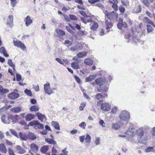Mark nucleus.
<instances>
[{
    "label": "nucleus",
    "mask_w": 155,
    "mask_h": 155,
    "mask_svg": "<svg viewBox=\"0 0 155 155\" xmlns=\"http://www.w3.org/2000/svg\"><path fill=\"white\" fill-rule=\"evenodd\" d=\"M86 126V124L84 122H81V124H80L79 125V126L81 127L84 128Z\"/></svg>",
    "instance_id": "0e129e2a"
},
{
    "label": "nucleus",
    "mask_w": 155,
    "mask_h": 155,
    "mask_svg": "<svg viewBox=\"0 0 155 155\" xmlns=\"http://www.w3.org/2000/svg\"><path fill=\"white\" fill-rule=\"evenodd\" d=\"M17 149L18 150V152L20 153H23L25 152V150L19 146H17Z\"/></svg>",
    "instance_id": "4c0bfd02"
},
{
    "label": "nucleus",
    "mask_w": 155,
    "mask_h": 155,
    "mask_svg": "<svg viewBox=\"0 0 155 155\" xmlns=\"http://www.w3.org/2000/svg\"><path fill=\"white\" fill-rule=\"evenodd\" d=\"M36 116L38 117V119L41 122H42L43 121L44 118L46 119V117L45 116L40 113L37 112L36 113Z\"/></svg>",
    "instance_id": "412c9836"
},
{
    "label": "nucleus",
    "mask_w": 155,
    "mask_h": 155,
    "mask_svg": "<svg viewBox=\"0 0 155 155\" xmlns=\"http://www.w3.org/2000/svg\"><path fill=\"white\" fill-rule=\"evenodd\" d=\"M55 60L60 64L63 65H64V63L61 60L60 58H55Z\"/></svg>",
    "instance_id": "e2e57ef3"
},
{
    "label": "nucleus",
    "mask_w": 155,
    "mask_h": 155,
    "mask_svg": "<svg viewBox=\"0 0 155 155\" xmlns=\"http://www.w3.org/2000/svg\"><path fill=\"white\" fill-rule=\"evenodd\" d=\"M95 76L94 75H90L89 77H87L85 81L86 82H89L90 81H91L92 80L95 79Z\"/></svg>",
    "instance_id": "72a5a7b5"
},
{
    "label": "nucleus",
    "mask_w": 155,
    "mask_h": 155,
    "mask_svg": "<svg viewBox=\"0 0 155 155\" xmlns=\"http://www.w3.org/2000/svg\"><path fill=\"white\" fill-rule=\"evenodd\" d=\"M101 107V109L104 111H108L111 108L110 105L108 103H102Z\"/></svg>",
    "instance_id": "423d86ee"
},
{
    "label": "nucleus",
    "mask_w": 155,
    "mask_h": 155,
    "mask_svg": "<svg viewBox=\"0 0 155 155\" xmlns=\"http://www.w3.org/2000/svg\"><path fill=\"white\" fill-rule=\"evenodd\" d=\"M57 33L59 36H63L65 35L64 31L61 29L58 30V31H57Z\"/></svg>",
    "instance_id": "58836bf2"
},
{
    "label": "nucleus",
    "mask_w": 155,
    "mask_h": 155,
    "mask_svg": "<svg viewBox=\"0 0 155 155\" xmlns=\"http://www.w3.org/2000/svg\"><path fill=\"white\" fill-rule=\"evenodd\" d=\"M8 115H3L1 117L2 122L8 124L10 123V119L8 118Z\"/></svg>",
    "instance_id": "6e6552de"
},
{
    "label": "nucleus",
    "mask_w": 155,
    "mask_h": 155,
    "mask_svg": "<svg viewBox=\"0 0 155 155\" xmlns=\"http://www.w3.org/2000/svg\"><path fill=\"white\" fill-rule=\"evenodd\" d=\"M24 92L27 95L31 97L32 95V94L31 91L30 90H28L27 89H26L24 91Z\"/></svg>",
    "instance_id": "e433bc0d"
},
{
    "label": "nucleus",
    "mask_w": 155,
    "mask_h": 155,
    "mask_svg": "<svg viewBox=\"0 0 155 155\" xmlns=\"http://www.w3.org/2000/svg\"><path fill=\"white\" fill-rule=\"evenodd\" d=\"M70 18L72 20H78V18L77 17L74 15L70 14L69 15Z\"/></svg>",
    "instance_id": "a19ab883"
},
{
    "label": "nucleus",
    "mask_w": 155,
    "mask_h": 155,
    "mask_svg": "<svg viewBox=\"0 0 155 155\" xmlns=\"http://www.w3.org/2000/svg\"><path fill=\"white\" fill-rule=\"evenodd\" d=\"M85 139V141L89 143L90 142L91 137L90 136H86Z\"/></svg>",
    "instance_id": "338daca9"
},
{
    "label": "nucleus",
    "mask_w": 155,
    "mask_h": 155,
    "mask_svg": "<svg viewBox=\"0 0 155 155\" xmlns=\"http://www.w3.org/2000/svg\"><path fill=\"white\" fill-rule=\"evenodd\" d=\"M6 50L4 47H2L0 48V53L3 54L5 51Z\"/></svg>",
    "instance_id": "680f3d73"
},
{
    "label": "nucleus",
    "mask_w": 155,
    "mask_h": 155,
    "mask_svg": "<svg viewBox=\"0 0 155 155\" xmlns=\"http://www.w3.org/2000/svg\"><path fill=\"white\" fill-rule=\"evenodd\" d=\"M134 131V129L133 127H130L128 130L125 132V134L128 136H133Z\"/></svg>",
    "instance_id": "9d476101"
},
{
    "label": "nucleus",
    "mask_w": 155,
    "mask_h": 155,
    "mask_svg": "<svg viewBox=\"0 0 155 155\" xmlns=\"http://www.w3.org/2000/svg\"><path fill=\"white\" fill-rule=\"evenodd\" d=\"M144 133L143 128L142 127L137 129L135 131V134L137 136H143Z\"/></svg>",
    "instance_id": "ddd939ff"
},
{
    "label": "nucleus",
    "mask_w": 155,
    "mask_h": 155,
    "mask_svg": "<svg viewBox=\"0 0 155 155\" xmlns=\"http://www.w3.org/2000/svg\"><path fill=\"white\" fill-rule=\"evenodd\" d=\"M130 117V114L129 112L126 110L122 111L119 115L121 120L128 122Z\"/></svg>",
    "instance_id": "f257e3e1"
},
{
    "label": "nucleus",
    "mask_w": 155,
    "mask_h": 155,
    "mask_svg": "<svg viewBox=\"0 0 155 155\" xmlns=\"http://www.w3.org/2000/svg\"><path fill=\"white\" fill-rule=\"evenodd\" d=\"M131 37V34L130 33H129L127 34L126 35H125L124 38L125 39H127L128 40ZM126 42H129V41L128 40L127 41H126Z\"/></svg>",
    "instance_id": "8fccbe9b"
},
{
    "label": "nucleus",
    "mask_w": 155,
    "mask_h": 155,
    "mask_svg": "<svg viewBox=\"0 0 155 155\" xmlns=\"http://www.w3.org/2000/svg\"><path fill=\"white\" fill-rule=\"evenodd\" d=\"M145 151L147 153L151 152H155V150L153 147H149L145 149Z\"/></svg>",
    "instance_id": "c9c22d12"
},
{
    "label": "nucleus",
    "mask_w": 155,
    "mask_h": 155,
    "mask_svg": "<svg viewBox=\"0 0 155 155\" xmlns=\"http://www.w3.org/2000/svg\"><path fill=\"white\" fill-rule=\"evenodd\" d=\"M35 127H37L39 129H42L44 128V127L42 124L40 123L38 121V123L35 126Z\"/></svg>",
    "instance_id": "ea45409f"
},
{
    "label": "nucleus",
    "mask_w": 155,
    "mask_h": 155,
    "mask_svg": "<svg viewBox=\"0 0 155 155\" xmlns=\"http://www.w3.org/2000/svg\"><path fill=\"white\" fill-rule=\"evenodd\" d=\"M7 63L11 67L13 66H14V65H15L12 62V60L10 59H8Z\"/></svg>",
    "instance_id": "4d7b16f0"
},
{
    "label": "nucleus",
    "mask_w": 155,
    "mask_h": 155,
    "mask_svg": "<svg viewBox=\"0 0 155 155\" xmlns=\"http://www.w3.org/2000/svg\"><path fill=\"white\" fill-rule=\"evenodd\" d=\"M138 142L140 143L146 144L147 142V138L145 136H140L138 139Z\"/></svg>",
    "instance_id": "f8f14e48"
},
{
    "label": "nucleus",
    "mask_w": 155,
    "mask_h": 155,
    "mask_svg": "<svg viewBox=\"0 0 155 155\" xmlns=\"http://www.w3.org/2000/svg\"><path fill=\"white\" fill-rule=\"evenodd\" d=\"M13 42L15 46L20 48L23 51L26 50V49L25 45L22 43L21 41L14 40Z\"/></svg>",
    "instance_id": "f03ea898"
},
{
    "label": "nucleus",
    "mask_w": 155,
    "mask_h": 155,
    "mask_svg": "<svg viewBox=\"0 0 155 155\" xmlns=\"http://www.w3.org/2000/svg\"><path fill=\"white\" fill-rule=\"evenodd\" d=\"M79 13L83 16L87 18L88 17H90V16H87L85 12L84 11H79Z\"/></svg>",
    "instance_id": "37998d69"
},
{
    "label": "nucleus",
    "mask_w": 155,
    "mask_h": 155,
    "mask_svg": "<svg viewBox=\"0 0 155 155\" xmlns=\"http://www.w3.org/2000/svg\"><path fill=\"white\" fill-rule=\"evenodd\" d=\"M8 97L11 99H15L18 98L19 96V94L18 93L13 92L8 94Z\"/></svg>",
    "instance_id": "0eeeda50"
},
{
    "label": "nucleus",
    "mask_w": 155,
    "mask_h": 155,
    "mask_svg": "<svg viewBox=\"0 0 155 155\" xmlns=\"http://www.w3.org/2000/svg\"><path fill=\"white\" fill-rule=\"evenodd\" d=\"M100 0H88V2L90 3L93 4L97 2H100Z\"/></svg>",
    "instance_id": "13d9d810"
},
{
    "label": "nucleus",
    "mask_w": 155,
    "mask_h": 155,
    "mask_svg": "<svg viewBox=\"0 0 155 155\" xmlns=\"http://www.w3.org/2000/svg\"><path fill=\"white\" fill-rule=\"evenodd\" d=\"M106 25V29L107 30V32H108L110 30L109 29L111 28L112 26V25L110 21H109L107 20H105V22Z\"/></svg>",
    "instance_id": "2eb2a0df"
},
{
    "label": "nucleus",
    "mask_w": 155,
    "mask_h": 155,
    "mask_svg": "<svg viewBox=\"0 0 155 155\" xmlns=\"http://www.w3.org/2000/svg\"><path fill=\"white\" fill-rule=\"evenodd\" d=\"M108 89V87L106 86H104L103 87L100 86L99 88H97V91L98 92H105L107 91Z\"/></svg>",
    "instance_id": "b1692460"
},
{
    "label": "nucleus",
    "mask_w": 155,
    "mask_h": 155,
    "mask_svg": "<svg viewBox=\"0 0 155 155\" xmlns=\"http://www.w3.org/2000/svg\"><path fill=\"white\" fill-rule=\"evenodd\" d=\"M52 125L57 130L60 129V126L58 123L57 121H52L51 122Z\"/></svg>",
    "instance_id": "393cba45"
},
{
    "label": "nucleus",
    "mask_w": 155,
    "mask_h": 155,
    "mask_svg": "<svg viewBox=\"0 0 155 155\" xmlns=\"http://www.w3.org/2000/svg\"><path fill=\"white\" fill-rule=\"evenodd\" d=\"M9 92L8 89L3 88V87L0 85V94L2 95L6 94Z\"/></svg>",
    "instance_id": "6ab92c4d"
},
{
    "label": "nucleus",
    "mask_w": 155,
    "mask_h": 155,
    "mask_svg": "<svg viewBox=\"0 0 155 155\" xmlns=\"http://www.w3.org/2000/svg\"><path fill=\"white\" fill-rule=\"evenodd\" d=\"M0 151L2 153H6L7 150L5 145L3 144H0Z\"/></svg>",
    "instance_id": "dca6fc26"
},
{
    "label": "nucleus",
    "mask_w": 155,
    "mask_h": 155,
    "mask_svg": "<svg viewBox=\"0 0 155 155\" xmlns=\"http://www.w3.org/2000/svg\"><path fill=\"white\" fill-rule=\"evenodd\" d=\"M96 145H98L100 143V138L97 137H96L95 140L94 141Z\"/></svg>",
    "instance_id": "09e8293b"
},
{
    "label": "nucleus",
    "mask_w": 155,
    "mask_h": 155,
    "mask_svg": "<svg viewBox=\"0 0 155 155\" xmlns=\"http://www.w3.org/2000/svg\"><path fill=\"white\" fill-rule=\"evenodd\" d=\"M141 7L140 5H138V7L137 8L136 10V12L140 13L141 12Z\"/></svg>",
    "instance_id": "864d4df0"
},
{
    "label": "nucleus",
    "mask_w": 155,
    "mask_h": 155,
    "mask_svg": "<svg viewBox=\"0 0 155 155\" xmlns=\"http://www.w3.org/2000/svg\"><path fill=\"white\" fill-rule=\"evenodd\" d=\"M66 29L71 34L74 35V32L68 26H66Z\"/></svg>",
    "instance_id": "a18cd8bd"
},
{
    "label": "nucleus",
    "mask_w": 155,
    "mask_h": 155,
    "mask_svg": "<svg viewBox=\"0 0 155 155\" xmlns=\"http://www.w3.org/2000/svg\"><path fill=\"white\" fill-rule=\"evenodd\" d=\"M106 81V79L105 78H98L96 79L95 81V83L99 86H101L104 85Z\"/></svg>",
    "instance_id": "20e7f679"
},
{
    "label": "nucleus",
    "mask_w": 155,
    "mask_h": 155,
    "mask_svg": "<svg viewBox=\"0 0 155 155\" xmlns=\"http://www.w3.org/2000/svg\"><path fill=\"white\" fill-rule=\"evenodd\" d=\"M120 127V123L119 122L113 123L112 125V128L114 130H117Z\"/></svg>",
    "instance_id": "4be33fe9"
},
{
    "label": "nucleus",
    "mask_w": 155,
    "mask_h": 155,
    "mask_svg": "<svg viewBox=\"0 0 155 155\" xmlns=\"http://www.w3.org/2000/svg\"><path fill=\"white\" fill-rule=\"evenodd\" d=\"M71 66L73 68L76 69H78L80 68L78 62H73L71 64Z\"/></svg>",
    "instance_id": "cd10ccee"
},
{
    "label": "nucleus",
    "mask_w": 155,
    "mask_h": 155,
    "mask_svg": "<svg viewBox=\"0 0 155 155\" xmlns=\"http://www.w3.org/2000/svg\"><path fill=\"white\" fill-rule=\"evenodd\" d=\"M147 32L148 33H150V32H151L152 31V27L149 25H147Z\"/></svg>",
    "instance_id": "de8ad7c7"
},
{
    "label": "nucleus",
    "mask_w": 155,
    "mask_h": 155,
    "mask_svg": "<svg viewBox=\"0 0 155 155\" xmlns=\"http://www.w3.org/2000/svg\"><path fill=\"white\" fill-rule=\"evenodd\" d=\"M50 84L49 83H47L44 85V90L45 93L49 95L54 93L52 90L50 88Z\"/></svg>",
    "instance_id": "7ed1b4c3"
},
{
    "label": "nucleus",
    "mask_w": 155,
    "mask_h": 155,
    "mask_svg": "<svg viewBox=\"0 0 155 155\" xmlns=\"http://www.w3.org/2000/svg\"><path fill=\"white\" fill-rule=\"evenodd\" d=\"M38 120H34L32 121H31L30 122L29 124H28V126H35H35L37 125L38 124Z\"/></svg>",
    "instance_id": "a878e982"
},
{
    "label": "nucleus",
    "mask_w": 155,
    "mask_h": 155,
    "mask_svg": "<svg viewBox=\"0 0 155 155\" xmlns=\"http://www.w3.org/2000/svg\"><path fill=\"white\" fill-rule=\"evenodd\" d=\"M35 116L31 113L27 114L25 116V118L26 120L29 121L35 118Z\"/></svg>",
    "instance_id": "f3484780"
},
{
    "label": "nucleus",
    "mask_w": 155,
    "mask_h": 155,
    "mask_svg": "<svg viewBox=\"0 0 155 155\" xmlns=\"http://www.w3.org/2000/svg\"><path fill=\"white\" fill-rule=\"evenodd\" d=\"M18 117V116L16 115L15 116H13L12 115H8V118L10 119V121L12 120V122L14 123H16L18 121L17 118Z\"/></svg>",
    "instance_id": "4468645a"
},
{
    "label": "nucleus",
    "mask_w": 155,
    "mask_h": 155,
    "mask_svg": "<svg viewBox=\"0 0 155 155\" xmlns=\"http://www.w3.org/2000/svg\"><path fill=\"white\" fill-rule=\"evenodd\" d=\"M10 110L13 112L18 113L21 111V108L19 107H15L11 109Z\"/></svg>",
    "instance_id": "5701e85b"
},
{
    "label": "nucleus",
    "mask_w": 155,
    "mask_h": 155,
    "mask_svg": "<svg viewBox=\"0 0 155 155\" xmlns=\"http://www.w3.org/2000/svg\"><path fill=\"white\" fill-rule=\"evenodd\" d=\"M48 150V146H42L40 149L41 151L43 153H46Z\"/></svg>",
    "instance_id": "c85d7f7f"
},
{
    "label": "nucleus",
    "mask_w": 155,
    "mask_h": 155,
    "mask_svg": "<svg viewBox=\"0 0 155 155\" xmlns=\"http://www.w3.org/2000/svg\"><path fill=\"white\" fill-rule=\"evenodd\" d=\"M87 53L85 51L80 52L77 54V56L78 58H82L86 55Z\"/></svg>",
    "instance_id": "bb28decb"
},
{
    "label": "nucleus",
    "mask_w": 155,
    "mask_h": 155,
    "mask_svg": "<svg viewBox=\"0 0 155 155\" xmlns=\"http://www.w3.org/2000/svg\"><path fill=\"white\" fill-rule=\"evenodd\" d=\"M11 2V4L12 6L14 7L17 3L16 0H10Z\"/></svg>",
    "instance_id": "603ef678"
},
{
    "label": "nucleus",
    "mask_w": 155,
    "mask_h": 155,
    "mask_svg": "<svg viewBox=\"0 0 155 155\" xmlns=\"http://www.w3.org/2000/svg\"><path fill=\"white\" fill-rule=\"evenodd\" d=\"M39 109L38 107L35 105L32 106L30 108V110L31 111H36L38 110Z\"/></svg>",
    "instance_id": "2f4dec72"
},
{
    "label": "nucleus",
    "mask_w": 155,
    "mask_h": 155,
    "mask_svg": "<svg viewBox=\"0 0 155 155\" xmlns=\"http://www.w3.org/2000/svg\"><path fill=\"white\" fill-rule=\"evenodd\" d=\"M84 62L86 65L90 66L93 64V61L91 59L87 58L84 60Z\"/></svg>",
    "instance_id": "aec40b11"
},
{
    "label": "nucleus",
    "mask_w": 155,
    "mask_h": 155,
    "mask_svg": "<svg viewBox=\"0 0 155 155\" xmlns=\"http://www.w3.org/2000/svg\"><path fill=\"white\" fill-rule=\"evenodd\" d=\"M45 141L50 144H56V143L55 141L50 138H46L45 139Z\"/></svg>",
    "instance_id": "7c9ffc66"
},
{
    "label": "nucleus",
    "mask_w": 155,
    "mask_h": 155,
    "mask_svg": "<svg viewBox=\"0 0 155 155\" xmlns=\"http://www.w3.org/2000/svg\"><path fill=\"white\" fill-rule=\"evenodd\" d=\"M8 153L9 155H15L14 151L11 148H9L8 149Z\"/></svg>",
    "instance_id": "3c124183"
},
{
    "label": "nucleus",
    "mask_w": 155,
    "mask_h": 155,
    "mask_svg": "<svg viewBox=\"0 0 155 155\" xmlns=\"http://www.w3.org/2000/svg\"><path fill=\"white\" fill-rule=\"evenodd\" d=\"M99 123L100 124L102 125V127H105V123L104 122V121H103V120H101L99 122Z\"/></svg>",
    "instance_id": "774afa93"
},
{
    "label": "nucleus",
    "mask_w": 155,
    "mask_h": 155,
    "mask_svg": "<svg viewBox=\"0 0 155 155\" xmlns=\"http://www.w3.org/2000/svg\"><path fill=\"white\" fill-rule=\"evenodd\" d=\"M74 78L75 79V80L78 83H81V80L80 78L78 77L77 76H74Z\"/></svg>",
    "instance_id": "69168bd1"
},
{
    "label": "nucleus",
    "mask_w": 155,
    "mask_h": 155,
    "mask_svg": "<svg viewBox=\"0 0 155 155\" xmlns=\"http://www.w3.org/2000/svg\"><path fill=\"white\" fill-rule=\"evenodd\" d=\"M86 103L85 102L81 103V106L79 107V109L80 110H82L86 106Z\"/></svg>",
    "instance_id": "79ce46f5"
},
{
    "label": "nucleus",
    "mask_w": 155,
    "mask_h": 155,
    "mask_svg": "<svg viewBox=\"0 0 155 155\" xmlns=\"http://www.w3.org/2000/svg\"><path fill=\"white\" fill-rule=\"evenodd\" d=\"M112 8L115 11H117L118 10V6L117 4L114 3L112 6Z\"/></svg>",
    "instance_id": "5fc2aeb1"
},
{
    "label": "nucleus",
    "mask_w": 155,
    "mask_h": 155,
    "mask_svg": "<svg viewBox=\"0 0 155 155\" xmlns=\"http://www.w3.org/2000/svg\"><path fill=\"white\" fill-rule=\"evenodd\" d=\"M81 49L80 46L77 45L74 47H71L70 50L72 51H80Z\"/></svg>",
    "instance_id": "473e14b6"
},
{
    "label": "nucleus",
    "mask_w": 155,
    "mask_h": 155,
    "mask_svg": "<svg viewBox=\"0 0 155 155\" xmlns=\"http://www.w3.org/2000/svg\"><path fill=\"white\" fill-rule=\"evenodd\" d=\"M24 21H25V25L26 26H29L32 23L33 21L31 19L30 17L28 15L25 19Z\"/></svg>",
    "instance_id": "9b49d317"
},
{
    "label": "nucleus",
    "mask_w": 155,
    "mask_h": 155,
    "mask_svg": "<svg viewBox=\"0 0 155 155\" xmlns=\"http://www.w3.org/2000/svg\"><path fill=\"white\" fill-rule=\"evenodd\" d=\"M114 11H112L110 12H107V10L105 11V15L110 20H112L114 18Z\"/></svg>",
    "instance_id": "1a4fd4ad"
},
{
    "label": "nucleus",
    "mask_w": 155,
    "mask_h": 155,
    "mask_svg": "<svg viewBox=\"0 0 155 155\" xmlns=\"http://www.w3.org/2000/svg\"><path fill=\"white\" fill-rule=\"evenodd\" d=\"M98 27V24L96 22H93V25L91 27V30L95 31L97 29Z\"/></svg>",
    "instance_id": "f704fd0d"
},
{
    "label": "nucleus",
    "mask_w": 155,
    "mask_h": 155,
    "mask_svg": "<svg viewBox=\"0 0 155 155\" xmlns=\"http://www.w3.org/2000/svg\"><path fill=\"white\" fill-rule=\"evenodd\" d=\"M64 44H68L69 46H70L72 45V42L68 40H66L64 41Z\"/></svg>",
    "instance_id": "052dcab7"
},
{
    "label": "nucleus",
    "mask_w": 155,
    "mask_h": 155,
    "mask_svg": "<svg viewBox=\"0 0 155 155\" xmlns=\"http://www.w3.org/2000/svg\"><path fill=\"white\" fill-rule=\"evenodd\" d=\"M119 9L120 12L121 13H123L125 11V8L122 6H120L119 7Z\"/></svg>",
    "instance_id": "6e6d98bb"
},
{
    "label": "nucleus",
    "mask_w": 155,
    "mask_h": 155,
    "mask_svg": "<svg viewBox=\"0 0 155 155\" xmlns=\"http://www.w3.org/2000/svg\"><path fill=\"white\" fill-rule=\"evenodd\" d=\"M95 6L98 7L100 8L103 9L104 8V7L103 5L100 3H98L95 5Z\"/></svg>",
    "instance_id": "bf43d9fd"
},
{
    "label": "nucleus",
    "mask_w": 155,
    "mask_h": 155,
    "mask_svg": "<svg viewBox=\"0 0 155 155\" xmlns=\"http://www.w3.org/2000/svg\"><path fill=\"white\" fill-rule=\"evenodd\" d=\"M127 25L126 22H124L123 23H118L117 24V27L119 29H121L123 27L126 28L127 27Z\"/></svg>",
    "instance_id": "a211bd4d"
},
{
    "label": "nucleus",
    "mask_w": 155,
    "mask_h": 155,
    "mask_svg": "<svg viewBox=\"0 0 155 155\" xmlns=\"http://www.w3.org/2000/svg\"><path fill=\"white\" fill-rule=\"evenodd\" d=\"M95 97L97 100H99L100 99L103 98V95L101 94V93H98L96 95Z\"/></svg>",
    "instance_id": "49530a36"
},
{
    "label": "nucleus",
    "mask_w": 155,
    "mask_h": 155,
    "mask_svg": "<svg viewBox=\"0 0 155 155\" xmlns=\"http://www.w3.org/2000/svg\"><path fill=\"white\" fill-rule=\"evenodd\" d=\"M16 80L18 81H20L21 80V76L19 74L17 73L16 74Z\"/></svg>",
    "instance_id": "c03bdc74"
},
{
    "label": "nucleus",
    "mask_w": 155,
    "mask_h": 155,
    "mask_svg": "<svg viewBox=\"0 0 155 155\" xmlns=\"http://www.w3.org/2000/svg\"><path fill=\"white\" fill-rule=\"evenodd\" d=\"M13 15H9L8 17L7 25H8L11 28H12L13 26Z\"/></svg>",
    "instance_id": "39448f33"
},
{
    "label": "nucleus",
    "mask_w": 155,
    "mask_h": 155,
    "mask_svg": "<svg viewBox=\"0 0 155 155\" xmlns=\"http://www.w3.org/2000/svg\"><path fill=\"white\" fill-rule=\"evenodd\" d=\"M31 150L34 151H37L38 149V146L34 143L31 144Z\"/></svg>",
    "instance_id": "c756f323"
}]
</instances>
